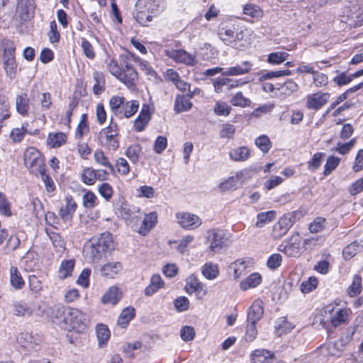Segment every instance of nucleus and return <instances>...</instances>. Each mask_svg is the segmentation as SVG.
Here are the masks:
<instances>
[{"mask_svg":"<svg viewBox=\"0 0 363 363\" xmlns=\"http://www.w3.org/2000/svg\"><path fill=\"white\" fill-rule=\"evenodd\" d=\"M243 13L255 21L259 20L264 15L262 9L259 6L252 4H248L244 6Z\"/></svg>","mask_w":363,"mask_h":363,"instance_id":"31","label":"nucleus"},{"mask_svg":"<svg viewBox=\"0 0 363 363\" xmlns=\"http://www.w3.org/2000/svg\"><path fill=\"white\" fill-rule=\"evenodd\" d=\"M77 208V204L73 197L72 196H67L65 198V205L59 210V216L64 223H70L72 220Z\"/></svg>","mask_w":363,"mask_h":363,"instance_id":"14","label":"nucleus"},{"mask_svg":"<svg viewBox=\"0 0 363 363\" xmlns=\"http://www.w3.org/2000/svg\"><path fill=\"white\" fill-rule=\"evenodd\" d=\"M264 309L261 301H255L248 309L247 322L257 323L262 317Z\"/></svg>","mask_w":363,"mask_h":363,"instance_id":"20","label":"nucleus"},{"mask_svg":"<svg viewBox=\"0 0 363 363\" xmlns=\"http://www.w3.org/2000/svg\"><path fill=\"white\" fill-rule=\"evenodd\" d=\"M231 108L225 102H216L214 106V112L218 116H228Z\"/></svg>","mask_w":363,"mask_h":363,"instance_id":"58","label":"nucleus"},{"mask_svg":"<svg viewBox=\"0 0 363 363\" xmlns=\"http://www.w3.org/2000/svg\"><path fill=\"white\" fill-rule=\"evenodd\" d=\"M318 281L315 277H311L307 280L303 281L300 286L301 291L303 294H308L315 290L318 286Z\"/></svg>","mask_w":363,"mask_h":363,"instance_id":"45","label":"nucleus"},{"mask_svg":"<svg viewBox=\"0 0 363 363\" xmlns=\"http://www.w3.org/2000/svg\"><path fill=\"white\" fill-rule=\"evenodd\" d=\"M250 149L245 146H243L235 149L233 152H231L230 157L232 159H233V156H235L234 159H247L250 157Z\"/></svg>","mask_w":363,"mask_h":363,"instance_id":"55","label":"nucleus"},{"mask_svg":"<svg viewBox=\"0 0 363 363\" xmlns=\"http://www.w3.org/2000/svg\"><path fill=\"white\" fill-rule=\"evenodd\" d=\"M14 314L18 316L29 317L33 315L34 308L33 306L24 301H19L14 304Z\"/></svg>","mask_w":363,"mask_h":363,"instance_id":"27","label":"nucleus"},{"mask_svg":"<svg viewBox=\"0 0 363 363\" xmlns=\"http://www.w3.org/2000/svg\"><path fill=\"white\" fill-rule=\"evenodd\" d=\"M15 47L11 43H6L4 51V66L6 75L13 79L16 73L17 65L15 59Z\"/></svg>","mask_w":363,"mask_h":363,"instance_id":"7","label":"nucleus"},{"mask_svg":"<svg viewBox=\"0 0 363 363\" xmlns=\"http://www.w3.org/2000/svg\"><path fill=\"white\" fill-rule=\"evenodd\" d=\"M108 69L111 74L116 77L122 82V77L123 75V72L121 66L118 65L117 62L112 60L107 65Z\"/></svg>","mask_w":363,"mask_h":363,"instance_id":"53","label":"nucleus"},{"mask_svg":"<svg viewBox=\"0 0 363 363\" xmlns=\"http://www.w3.org/2000/svg\"><path fill=\"white\" fill-rule=\"evenodd\" d=\"M192 103L186 96H177L175 99L174 109L177 113H182L189 110Z\"/></svg>","mask_w":363,"mask_h":363,"instance_id":"33","label":"nucleus"},{"mask_svg":"<svg viewBox=\"0 0 363 363\" xmlns=\"http://www.w3.org/2000/svg\"><path fill=\"white\" fill-rule=\"evenodd\" d=\"M291 74V71L289 69L284 70H277V71H269V72H262L260 73V81H264L267 79H270L273 78H278L282 76H289Z\"/></svg>","mask_w":363,"mask_h":363,"instance_id":"43","label":"nucleus"},{"mask_svg":"<svg viewBox=\"0 0 363 363\" xmlns=\"http://www.w3.org/2000/svg\"><path fill=\"white\" fill-rule=\"evenodd\" d=\"M252 64L250 61H243L240 64L228 68L222 72L223 76H238L248 73L252 69Z\"/></svg>","mask_w":363,"mask_h":363,"instance_id":"18","label":"nucleus"},{"mask_svg":"<svg viewBox=\"0 0 363 363\" xmlns=\"http://www.w3.org/2000/svg\"><path fill=\"white\" fill-rule=\"evenodd\" d=\"M138 65L140 70L144 72V73L148 77L149 79H156L157 74L148 62L138 57Z\"/></svg>","mask_w":363,"mask_h":363,"instance_id":"41","label":"nucleus"},{"mask_svg":"<svg viewBox=\"0 0 363 363\" xmlns=\"http://www.w3.org/2000/svg\"><path fill=\"white\" fill-rule=\"evenodd\" d=\"M174 306L177 311L183 312L188 310L189 306V301L185 296H179L174 299Z\"/></svg>","mask_w":363,"mask_h":363,"instance_id":"56","label":"nucleus"},{"mask_svg":"<svg viewBox=\"0 0 363 363\" xmlns=\"http://www.w3.org/2000/svg\"><path fill=\"white\" fill-rule=\"evenodd\" d=\"M94 84L93 86V92L96 95H99L104 90L105 79L102 72L95 71L93 74Z\"/></svg>","mask_w":363,"mask_h":363,"instance_id":"37","label":"nucleus"},{"mask_svg":"<svg viewBox=\"0 0 363 363\" xmlns=\"http://www.w3.org/2000/svg\"><path fill=\"white\" fill-rule=\"evenodd\" d=\"M257 335V330L256 328V323L248 322L246 327V333L245 339L247 342L253 341Z\"/></svg>","mask_w":363,"mask_h":363,"instance_id":"59","label":"nucleus"},{"mask_svg":"<svg viewBox=\"0 0 363 363\" xmlns=\"http://www.w3.org/2000/svg\"><path fill=\"white\" fill-rule=\"evenodd\" d=\"M207 242L209 249L213 252H219L223 248L228 247L229 240L221 229H210L207 232Z\"/></svg>","mask_w":363,"mask_h":363,"instance_id":"6","label":"nucleus"},{"mask_svg":"<svg viewBox=\"0 0 363 363\" xmlns=\"http://www.w3.org/2000/svg\"><path fill=\"white\" fill-rule=\"evenodd\" d=\"M298 87V86L295 82L293 80H288L284 84L280 85L277 89L280 91V93L286 96H290L294 91H297Z\"/></svg>","mask_w":363,"mask_h":363,"instance_id":"47","label":"nucleus"},{"mask_svg":"<svg viewBox=\"0 0 363 363\" xmlns=\"http://www.w3.org/2000/svg\"><path fill=\"white\" fill-rule=\"evenodd\" d=\"M262 281V277L259 273H252L240 284L242 291L257 286Z\"/></svg>","mask_w":363,"mask_h":363,"instance_id":"29","label":"nucleus"},{"mask_svg":"<svg viewBox=\"0 0 363 363\" xmlns=\"http://www.w3.org/2000/svg\"><path fill=\"white\" fill-rule=\"evenodd\" d=\"M68 308L63 305L56 304L48 309L47 315L54 323L64 327V318L67 315Z\"/></svg>","mask_w":363,"mask_h":363,"instance_id":"15","label":"nucleus"},{"mask_svg":"<svg viewBox=\"0 0 363 363\" xmlns=\"http://www.w3.org/2000/svg\"><path fill=\"white\" fill-rule=\"evenodd\" d=\"M113 236L109 232H104L99 237H93L85 245L84 251L86 257L92 262H98L106 253L114 250Z\"/></svg>","mask_w":363,"mask_h":363,"instance_id":"1","label":"nucleus"},{"mask_svg":"<svg viewBox=\"0 0 363 363\" xmlns=\"http://www.w3.org/2000/svg\"><path fill=\"white\" fill-rule=\"evenodd\" d=\"M360 247L357 241L347 245L342 250V256L345 260L352 259L359 250Z\"/></svg>","mask_w":363,"mask_h":363,"instance_id":"42","label":"nucleus"},{"mask_svg":"<svg viewBox=\"0 0 363 363\" xmlns=\"http://www.w3.org/2000/svg\"><path fill=\"white\" fill-rule=\"evenodd\" d=\"M164 54L177 63L184 64L188 66H193L196 64V56L183 49H165Z\"/></svg>","mask_w":363,"mask_h":363,"instance_id":"9","label":"nucleus"},{"mask_svg":"<svg viewBox=\"0 0 363 363\" xmlns=\"http://www.w3.org/2000/svg\"><path fill=\"white\" fill-rule=\"evenodd\" d=\"M120 60L123 72L122 82L130 89L134 91L136 89V56L134 53L124 50L120 55Z\"/></svg>","mask_w":363,"mask_h":363,"instance_id":"4","label":"nucleus"},{"mask_svg":"<svg viewBox=\"0 0 363 363\" xmlns=\"http://www.w3.org/2000/svg\"><path fill=\"white\" fill-rule=\"evenodd\" d=\"M152 113L149 105L144 104L143 106L141 111L138 116V132L145 129L151 118Z\"/></svg>","mask_w":363,"mask_h":363,"instance_id":"26","label":"nucleus"},{"mask_svg":"<svg viewBox=\"0 0 363 363\" xmlns=\"http://www.w3.org/2000/svg\"><path fill=\"white\" fill-rule=\"evenodd\" d=\"M325 219L322 217L316 218L310 225L309 230L312 233L321 231L324 228Z\"/></svg>","mask_w":363,"mask_h":363,"instance_id":"63","label":"nucleus"},{"mask_svg":"<svg viewBox=\"0 0 363 363\" xmlns=\"http://www.w3.org/2000/svg\"><path fill=\"white\" fill-rule=\"evenodd\" d=\"M289 54L284 51L272 52L268 55L267 61L272 65H279L286 60Z\"/></svg>","mask_w":363,"mask_h":363,"instance_id":"44","label":"nucleus"},{"mask_svg":"<svg viewBox=\"0 0 363 363\" xmlns=\"http://www.w3.org/2000/svg\"><path fill=\"white\" fill-rule=\"evenodd\" d=\"M122 298V292L116 286L108 288L101 298L104 304L116 305Z\"/></svg>","mask_w":363,"mask_h":363,"instance_id":"19","label":"nucleus"},{"mask_svg":"<svg viewBox=\"0 0 363 363\" xmlns=\"http://www.w3.org/2000/svg\"><path fill=\"white\" fill-rule=\"evenodd\" d=\"M246 29L238 21L230 20L223 22L218 29L220 39L228 45L235 48L238 42L245 38Z\"/></svg>","mask_w":363,"mask_h":363,"instance_id":"2","label":"nucleus"},{"mask_svg":"<svg viewBox=\"0 0 363 363\" xmlns=\"http://www.w3.org/2000/svg\"><path fill=\"white\" fill-rule=\"evenodd\" d=\"M118 213L125 220L127 225H130L132 228L135 226V212L127 204L122 205L118 208Z\"/></svg>","mask_w":363,"mask_h":363,"instance_id":"32","label":"nucleus"},{"mask_svg":"<svg viewBox=\"0 0 363 363\" xmlns=\"http://www.w3.org/2000/svg\"><path fill=\"white\" fill-rule=\"evenodd\" d=\"M135 310L133 307L129 306L124 308L121 313L117 323L123 328L127 327L129 322L134 318Z\"/></svg>","mask_w":363,"mask_h":363,"instance_id":"30","label":"nucleus"},{"mask_svg":"<svg viewBox=\"0 0 363 363\" xmlns=\"http://www.w3.org/2000/svg\"><path fill=\"white\" fill-rule=\"evenodd\" d=\"M82 201L84 207L87 209H92L99 204L98 198L90 191L83 195Z\"/></svg>","mask_w":363,"mask_h":363,"instance_id":"40","label":"nucleus"},{"mask_svg":"<svg viewBox=\"0 0 363 363\" xmlns=\"http://www.w3.org/2000/svg\"><path fill=\"white\" fill-rule=\"evenodd\" d=\"M201 284L197 277L194 274H191L186 280L185 290L189 294H191Z\"/></svg>","mask_w":363,"mask_h":363,"instance_id":"52","label":"nucleus"},{"mask_svg":"<svg viewBox=\"0 0 363 363\" xmlns=\"http://www.w3.org/2000/svg\"><path fill=\"white\" fill-rule=\"evenodd\" d=\"M125 98L119 96H112L109 100V106L111 111L116 113H122L120 110L121 105L124 104Z\"/></svg>","mask_w":363,"mask_h":363,"instance_id":"48","label":"nucleus"},{"mask_svg":"<svg viewBox=\"0 0 363 363\" xmlns=\"http://www.w3.org/2000/svg\"><path fill=\"white\" fill-rule=\"evenodd\" d=\"M81 47L84 54L87 58L93 60L95 57L94 47L86 39H82Z\"/></svg>","mask_w":363,"mask_h":363,"instance_id":"54","label":"nucleus"},{"mask_svg":"<svg viewBox=\"0 0 363 363\" xmlns=\"http://www.w3.org/2000/svg\"><path fill=\"white\" fill-rule=\"evenodd\" d=\"M180 336L185 342L191 341L195 336L194 329L191 326H184L181 329Z\"/></svg>","mask_w":363,"mask_h":363,"instance_id":"62","label":"nucleus"},{"mask_svg":"<svg viewBox=\"0 0 363 363\" xmlns=\"http://www.w3.org/2000/svg\"><path fill=\"white\" fill-rule=\"evenodd\" d=\"M235 132V128L233 125L226 123L223 124L220 131V137L221 138H231Z\"/></svg>","mask_w":363,"mask_h":363,"instance_id":"64","label":"nucleus"},{"mask_svg":"<svg viewBox=\"0 0 363 363\" xmlns=\"http://www.w3.org/2000/svg\"><path fill=\"white\" fill-rule=\"evenodd\" d=\"M86 116L85 114L82 116V120L78 124L76 130L75 135L77 138H82L83 135L89 131V127L86 121Z\"/></svg>","mask_w":363,"mask_h":363,"instance_id":"60","label":"nucleus"},{"mask_svg":"<svg viewBox=\"0 0 363 363\" xmlns=\"http://www.w3.org/2000/svg\"><path fill=\"white\" fill-rule=\"evenodd\" d=\"M87 315L80 310L69 308L66 316L64 318V327L77 333L83 332L86 328Z\"/></svg>","mask_w":363,"mask_h":363,"instance_id":"5","label":"nucleus"},{"mask_svg":"<svg viewBox=\"0 0 363 363\" xmlns=\"http://www.w3.org/2000/svg\"><path fill=\"white\" fill-rule=\"evenodd\" d=\"M176 218L179 225L186 230H194L202 223L198 216L188 212H179L176 214Z\"/></svg>","mask_w":363,"mask_h":363,"instance_id":"11","label":"nucleus"},{"mask_svg":"<svg viewBox=\"0 0 363 363\" xmlns=\"http://www.w3.org/2000/svg\"><path fill=\"white\" fill-rule=\"evenodd\" d=\"M301 238L298 233L293 234L281 250L288 257H296L301 254Z\"/></svg>","mask_w":363,"mask_h":363,"instance_id":"12","label":"nucleus"},{"mask_svg":"<svg viewBox=\"0 0 363 363\" xmlns=\"http://www.w3.org/2000/svg\"><path fill=\"white\" fill-rule=\"evenodd\" d=\"M232 105L235 106L246 107L250 106V101L244 96L241 91L238 92L230 100Z\"/></svg>","mask_w":363,"mask_h":363,"instance_id":"50","label":"nucleus"},{"mask_svg":"<svg viewBox=\"0 0 363 363\" xmlns=\"http://www.w3.org/2000/svg\"><path fill=\"white\" fill-rule=\"evenodd\" d=\"M122 269V265L118 262H109L101 267V274L108 279L114 278Z\"/></svg>","mask_w":363,"mask_h":363,"instance_id":"25","label":"nucleus"},{"mask_svg":"<svg viewBox=\"0 0 363 363\" xmlns=\"http://www.w3.org/2000/svg\"><path fill=\"white\" fill-rule=\"evenodd\" d=\"M325 318H328L331 325L336 328L344 323L348 316L346 309L333 305H328L325 308Z\"/></svg>","mask_w":363,"mask_h":363,"instance_id":"10","label":"nucleus"},{"mask_svg":"<svg viewBox=\"0 0 363 363\" xmlns=\"http://www.w3.org/2000/svg\"><path fill=\"white\" fill-rule=\"evenodd\" d=\"M243 172H240L236 174L235 177H230L225 182L219 185V189L222 191H229L237 189L238 185L241 184L243 182L242 177Z\"/></svg>","mask_w":363,"mask_h":363,"instance_id":"23","label":"nucleus"},{"mask_svg":"<svg viewBox=\"0 0 363 363\" xmlns=\"http://www.w3.org/2000/svg\"><path fill=\"white\" fill-rule=\"evenodd\" d=\"M253 363H272L274 354L264 349L255 350L251 354Z\"/></svg>","mask_w":363,"mask_h":363,"instance_id":"22","label":"nucleus"},{"mask_svg":"<svg viewBox=\"0 0 363 363\" xmlns=\"http://www.w3.org/2000/svg\"><path fill=\"white\" fill-rule=\"evenodd\" d=\"M165 8L164 0H138V23L146 26Z\"/></svg>","mask_w":363,"mask_h":363,"instance_id":"3","label":"nucleus"},{"mask_svg":"<svg viewBox=\"0 0 363 363\" xmlns=\"http://www.w3.org/2000/svg\"><path fill=\"white\" fill-rule=\"evenodd\" d=\"M330 94L320 91L307 96L306 106L309 109L318 111L330 99Z\"/></svg>","mask_w":363,"mask_h":363,"instance_id":"13","label":"nucleus"},{"mask_svg":"<svg viewBox=\"0 0 363 363\" xmlns=\"http://www.w3.org/2000/svg\"><path fill=\"white\" fill-rule=\"evenodd\" d=\"M96 334L99 347L106 345L111 337V332L107 325L102 323L97 324L96 326Z\"/></svg>","mask_w":363,"mask_h":363,"instance_id":"24","label":"nucleus"},{"mask_svg":"<svg viewBox=\"0 0 363 363\" xmlns=\"http://www.w3.org/2000/svg\"><path fill=\"white\" fill-rule=\"evenodd\" d=\"M10 283L12 287L16 290L23 289L25 285L18 269L15 266L10 268Z\"/></svg>","mask_w":363,"mask_h":363,"instance_id":"28","label":"nucleus"},{"mask_svg":"<svg viewBox=\"0 0 363 363\" xmlns=\"http://www.w3.org/2000/svg\"><path fill=\"white\" fill-rule=\"evenodd\" d=\"M295 223V217L291 213L281 216L274 224L272 229V236L274 239H280L284 236Z\"/></svg>","mask_w":363,"mask_h":363,"instance_id":"8","label":"nucleus"},{"mask_svg":"<svg viewBox=\"0 0 363 363\" xmlns=\"http://www.w3.org/2000/svg\"><path fill=\"white\" fill-rule=\"evenodd\" d=\"M362 291V277L355 274L353 277L352 284L349 288V294L350 296H355Z\"/></svg>","mask_w":363,"mask_h":363,"instance_id":"49","label":"nucleus"},{"mask_svg":"<svg viewBox=\"0 0 363 363\" xmlns=\"http://www.w3.org/2000/svg\"><path fill=\"white\" fill-rule=\"evenodd\" d=\"M66 139L67 136L63 133H50L47 142L51 147H58L65 143Z\"/></svg>","mask_w":363,"mask_h":363,"instance_id":"36","label":"nucleus"},{"mask_svg":"<svg viewBox=\"0 0 363 363\" xmlns=\"http://www.w3.org/2000/svg\"><path fill=\"white\" fill-rule=\"evenodd\" d=\"M18 344L28 351L38 350L39 345L36 339L29 333L24 332L19 334L17 337Z\"/></svg>","mask_w":363,"mask_h":363,"instance_id":"16","label":"nucleus"},{"mask_svg":"<svg viewBox=\"0 0 363 363\" xmlns=\"http://www.w3.org/2000/svg\"><path fill=\"white\" fill-rule=\"evenodd\" d=\"M91 269H84L78 277L77 283L84 288H87L89 286V277L91 275Z\"/></svg>","mask_w":363,"mask_h":363,"instance_id":"61","label":"nucleus"},{"mask_svg":"<svg viewBox=\"0 0 363 363\" xmlns=\"http://www.w3.org/2000/svg\"><path fill=\"white\" fill-rule=\"evenodd\" d=\"M74 267V261L73 259H65L61 262L59 269V277L61 279H65L71 276V274Z\"/></svg>","mask_w":363,"mask_h":363,"instance_id":"34","label":"nucleus"},{"mask_svg":"<svg viewBox=\"0 0 363 363\" xmlns=\"http://www.w3.org/2000/svg\"><path fill=\"white\" fill-rule=\"evenodd\" d=\"M275 212L274 211H269L267 212H262L257 214L256 226L258 228L263 227L265 224L271 222L275 218Z\"/></svg>","mask_w":363,"mask_h":363,"instance_id":"39","label":"nucleus"},{"mask_svg":"<svg viewBox=\"0 0 363 363\" xmlns=\"http://www.w3.org/2000/svg\"><path fill=\"white\" fill-rule=\"evenodd\" d=\"M0 214L6 217L11 216V203L2 192H0Z\"/></svg>","mask_w":363,"mask_h":363,"instance_id":"46","label":"nucleus"},{"mask_svg":"<svg viewBox=\"0 0 363 363\" xmlns=\"http://www.w3.org/2000/svg\"><path fill=\"white\" fill-rule=\"evenodd\" d=\"M16 111L21 115L27 113L29 108V99L26 94L17 96L16 99Z\"/></svg>","mask_w":363,"mask_h":363,"instance_id":"35","label":"nucleus"},{"mask_svg":"<svg viewBox=\"0 0 363 363\" xmlns=\"http://www.w3.org/2000/svg\"><path fill=\"white\" fill-rule=\"evenodd\" d=\"M108 174L106 171L94 170L91 168L85 169L82 174V179L87 185L94 184L96 179H104V174Z\"/></svg>","mask_w":363,"mask_h":363,"instance_id":"21","label":"nucleus"},{"mask_svg":"<svg viewBox=\"0 0 363 363\" xmlns=\"http://www.w3.org/2000/svg\"><path fill=\"white\" fill-rule=\"evenodd\" d=\"M157 223V214L156 212L153 211L148 214H145L141 225L138 230V233L143 236L146 235L155 227Z\"/></svg>","mask_w":363,"mask_h":363,"instance_id":"17","label":"nucleus"},{"mask_svg":"<svg viewBox=\"0 0 363 363\" xmlns=\"http://www.w3.org/2000/svg\"><path fill=\"white\" fill-rule=\"evenodd\" d=\"M49 40L51 43L59 42L60 35L57 30V26L55 21L50 23V31L48 33Z\"/></svg>","mask_w":363,"mask_h":363,"instance_id":"57","label":"nucleus"},{"mask_svg":"<svg viewBox=\"0 0 363 363\" xmlns=\"http://www.w3.org/2000/svg\"><path fill=\"white\" fill-rule=\"evenodd\" d=\"M255 145L264 153L267 152L272 146L271 142H270L269 138L265 135H260L259 137L256 138Z\"/></svg>","mask_w":363,"mask_h":363,"instance_id":"51","label":"nucleus"},{"mask_svg":"<svg viewBox=\"0 0 363 363\" xmlns=\"http://www.w3.org/2000/svg\"><path fill=\"white\" fill-rule=\"evenodd\" d=\"M218 273L217 264L211 262L205 264L202 267V274L208 279H214L217 277Z\"/></svg>","mask_w":363,"mask_h":363,"instance_id":"38","label":"nucleus"}]
</instances>
